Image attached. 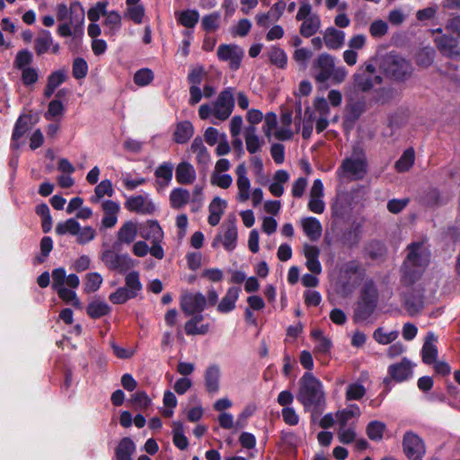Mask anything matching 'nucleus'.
I'll return each instance as SVG.
<instances>
[{
  "label": "nucleus",
  "instance_id": "nucleus-1",
  "mask_svg": "<svg viewBox=\"0 0 460 460\" xmlns=\"http://www.w3.org/2000/svg\"><path fill=\"white\" fill-rule=\"evenodd\" d=\"M296 400L302 404L304 411L311 413L314 421L326 408V398L322 382L313 373L305 372L299 379Z\"/></svg>",
  "mask_w": 460,
  "mask_h": 460
},
{
  "label": "nucleus",
  "instance_id": "nucleus-2",
  "mask_svg": "<svg viewBox=\"0 0 460 460\" xmlns=\"http://www.w3.org/2000/svg\"><path fill=\"white\" fill-rule=\"evenodd\" d=\"M379 292L376 282L367 279L359 292V301L355 309L356 320L365 321L368 319L377 307Z\"/></svg>",
  "mask_w": 460,
  "mask_h": 460
},
{
  "label": "nucleus",
  "instance_id": "nucleus-3",
  "mask_svg": "<svg viewBox=\"0 0 460 460\" xmlns=\"http://www.w3.org/2000/svg\"><path fill=\"white\" fill-rule=\"evenodd\" d=\"M419 248L420 245L415 243L408 246L409 252L401 268V283L405 287L414 285L422 275L424 269Z\"/></svg>",
  "mask_w": 460,
  "mask_h": 460
},
{
  "label": "nucleus",
  "instance_id": "nucleus-4",
  "mask_svg": "<svg viewBox=\"0 0 460 460\" xmlns=\"http://www.w3.org/2000/svg\"><path fill=\"white\" fill-rule=\"evenodd\" d=\"M380 69L385 75L395 82H404L408 80L413 72V67L410 61L396 54L385 56L380 64Z\"/></svg>",
  "mask_w": 460,
  "mask_h": 460
},
{
  "label": "nucleus",
  "instance_id": "nucleus-5",
  "mask_svg": "<svg viewBox=\"0 0 460 460\" xmlns=\"http://www.w3.org/2000/svg\"><path fill=\"white\" fill-rule=\"evenodd\" d=\"M84 10L82 4L75 1L69 7V22L59 23V36H72V41L77 45L84 35Z\"/></svg>",
  "mask_w": 460,
  "mask_h": 460
},
{
  "label": "nucleus",
  "instance_id": "nucleus-6",
  "mask_svg": "<svg viewBox=\"0 0 460 460\" xmlns=\"http://www.w3.org/2000/svg\"><path fill=\"white\" fill-rule=\"evenodd\" d=\"M388 376L384 379L385 390L384 393L386 394L391 391V383L395 381L396 383H402L408 380L411 375V362L403 358L401 362L390 365L387 369Z\"/></svg>",
  "mask_w": 460,
  "mask_h": 460
},
{
  "label": "nucleus",
  "instance_id": "nucleus-7",
  "mask_svg": "<svg viewBox=\"0 0 460 460\" xmlns=\"http://www.w3.org/2000/svg\"><path fill=\"white\" fill-rule=\"evenodd\" d=\"M234 88L227 87L218 95L213 109V115L219 120H226L231 115L234 107Z\"/></svg>",
  "mask_w": 460,
  "mask_h": 460
},
{
  "label": "nucleus",
  "instance_id": "nucleus-8",
  "mask_svg": "<svg viewBox=\"0 0 460 460\" xmlns=\"http://www.w3.org/2000/svg\"><path fill=\"white\" fill-rule=\"evenodd\" d=\"M217 56L220 61L229 62L230 69L236 71L241 66L244 52L235 44H221L217 48Z\"/></svg>",
  "mask_w": 460,
  "mask_h": 460
},
{
  "label": "nucleus",
  "instance_id": "nucleus-9",
  "mask_svg": "<svg viewBox=\"0 0 460 460\" xmlns=\"http://www.w3.org/2000/svg\"><path fill=\"white\" fill-rule=\"evenodd\" d=\"M403 452L411 460H422L425 446L422 439L415 433L407 431L402 439Z\"/></svg>",
  "mask_w": 460,
  "mask_h": 460
},
{
  "label": "nucleus",
  "instance_id": "nucleus-10",
  "mask_svg": "<svg viewBox=\"0 0 460 460\" xmlns=\"http://www.w3.org/2000/svg\"><path fill=\"white\" fill-rule=\"evenodd\" d=\"M334 58L328 53H322L314 61L312 69L315 71L314 80L323 84L331 79L333 72Z\"/></svg>",
  "mask_w": 460,
  "mask_h": 460
},
{
  "label": "nucleus",
  "instance_id": "nucleus-11",
  "mask_svg": "<svg viewBox=\"0 0 460 460\" xmlns=\"http://www.w3.org/2000/svg\"><path fill=\"white\" fill-rule=\"evenodd\" d=\"M180 306L185 315L202 313L207 306V298L200 293H188L181 297Z\"/></svg>",
  "mask_w": 460,
  "mask_h": 460
},
{
  "label": "nucleus",
  "instance_id": "nucleus-12",
  "mask_svg": "<svg viewBox=\"0 0 460 460\" xmlns=\"http://www.w3.org/2000/svg\"><path fill=\"white\" fill-rule=\"evenodd\" d=\"M124 206L128 211L141 215H151L155 210V206L152 200L147 199L143 195L129 197L125 201Z\"/></svg>",
  "mask_w": 460,
  "mask_h": 460
},
{
  "label": "nucleus",
  "instance_id": "nucleus-13",
  "mask_svg": "<svg viewBox=\"0 0 460 460\" xmlns=\"http://www.w3.org/2000/svg\"><path fill=\"white\" fill-rule=\"evenodd\" d=\"M235 217H233L232 219H228L226 225V230L223 235V239L221 235H217L215 240L213 241L212 246L215 247L217 245V243L220 240H222L223 246L225 249L228 252H232L236 247V241H237V226L235 224Z\"/></svg>",
  "mask_w": 460,
  "mask_h": 460
},
{
  "label": "nucleus",
  "instance_id": "nucleus-14",
  "mask_svg": "<svg viewBox=\"0 0 460 460\" xmlns=\"http://www.w3.org/2000/svg\"><path fill=\"white\" fill-rule=\"evenodd\" d=\"M353 87L356 91L368 93L372 90L374 84H380L383 81L381 75L372 76L367 73L357 72L352 76Z\"/></svg>",
  "mask_w": 460,
  "mask_h": 460
},
{
  "label": "nucleus",
  "instance_id": "nucleus-15",
  "mask_svg": "<svg viewBox=\"0 0 460 460\" xmlns=\"http://www.w3.org/2000/svg\"><path fill=\"white\" fill-rule=\"evenodd\" d=\"M190 316L191 318L188 320L184 324V332L187 335H205L209 332L210 324L208 323H201L199 325V323L204 319V316L201 313H196Z\"/></svg>",
  "mask_w": 460,
  "mask_h": 460
},
{
  "label": "nucleus",
  "instance_id": "nucleus-16",
  "mask_svg": "<svg viewBox=\"0 0 460 460\" xmlns=\"http://www.w3.org/2000/svg\"><path fill=\"white\" fill-rule=\"evenodd\" d=\"M237 175V188H238V199L241 202H244L250 198V180L246 176V167L244 164H241L236 167L235 170Z\"/></svg>",
  "mask_w": 460,
  "mask_h": 460
},
{
  "label": "nucleus",
  "instance_id": "nucleus-17",
  "mask_svg": "<svg viewBox=\"0 0 460 460\" xmlns=\"http://www.w3.org/2000/svg\"><path fill=\"white\" fill-rule=\"evenodd\" d=\"M341 169L359 180L367 173V162L360 158H346L342 161Z\"/></svg>",
  "mask_w": 460,
  "mask_h": 460
},
{
  "label": "nucleus",
  "instance_id": "nucleus-18",
  "mask_svg": "<svg viewBox=\"0 0 460 460\" xmlns=\"http://www.w3.org/2000/svg\"><path fill=\"white\" fill-rule=\"evenodd\" d=\"M102 208L103 210V217L102 219V226L104 228L113 227L118 221V213L119 211V203L108 199L102 202Z\"/></svg>",
  "mask_w": 460,
  "mask_h": 460
},
{
  "label": "nucleus",
  "instance_id": "nucleus-19",
  "mask_svg": "<svg viewBox=\"0 0 460 460\" xmlns=\"http://www.w3.org/2000/svg\"><path fill=\"white\" fill-rule=\"evenodd\" d=\"M196 171L188 162L180 163L175 169V178L179 184L189 185L196 180Z\"/></svg>",
  "mask_w": 460,
  "mask_h": 460
},
{
  "label": "nucleus",
  "instance_id": "nucleus-20",
  "mask_svg": "<svg viewBox=\"0 0 460 460\" xmlns=\"http://www.w3.org/2000/svg\"><path fill=\"white\" fill-rule=\"evenodd\" d=\"M386 252L385 244L378 240L367 242L363 249L364 257L371 261L383 260L385 257Z\"/></svg>",
  "mask_w": 460,
  "mask_h": 460
},
{
  "label": "nucleus",
  "instance_id": "nucleus-21",
  "mask_svg": "<svg viewBox=\"0 0 460 460\" xmlns=\"http://www.w3.org/2000/svg\"><path fill=\"white\" fill-rule=\"evenodd\" d=\"M241 288L239 287H231L226 294L217 305V311L221 314H227L235 308V303L238 300Z\"/></svg>",
  "mask_w": 460,
  "mask_h": 460
},
{
  "label": "nucleus",
  "instance_id": "nucleus-22",
  "mask_svg": "<svg viewBox=\"0 0 460 460\" xmlns=\"http://www.w3.org/2000/svg\"><path fill=\"white\" fill-rule=\"evenodd\" d=\"M205 388L210 394H215L219 390L220 369L217 365L209 366L205 372Z\"/></svg>",
  "mask_w": 460,
  "mask_h": 460
},
{
  "label": "nucleus",
  "instance_id": "nucleus-23",
  "mask_svg": "<svg viewBox=\"0 0 460 460\" xmlns=\"http://www.w3.org/2000/svg\"><path fill=\"white\" fill-rule=\"evenodd\" d=\"M437 338L434 333L429 332L424 341V344L421 349V358L422 361L426 365H432L436 362L438 358V349L432 341H436Z\"/></svg>",
  "mask_w": 460,
  "mask_h": 460
},
{
  "label": "nucleus",
  "instance_id": "nucleus-24",
  "mask_svg": "<svg viewBox=\"0 0 460 460\" xmlns=\"http://www.w3.org/2000/svg\"><path fill=\"white\" fill-rule=\"evenodd\" d=\"M173 164L171 162H164L155 170L156 184L160 188L167 187L172 179Z\"/></svg>",
  "mask_w": 460,
  "mask_h": 460
},
{
  "label": "nucleus",
  "instance_id": "nucleus-25",
  "mask_svg": "<svg viewBox=\"0 0 460 460\" xmlns=\"http://www.w3.org/2000/svg\"><path fill=\"white\" fill-rule=\"evenodd\" d=\"M344 37L345 34L342 31L329 27L325 30L323 40L328 49H339L344 43Z\"/></svg>",
  "mask_w": 460,
  "mask_h": 460
},
{
  "label": "nucleus",
  "instance_id": "nucleus-26",
  "mask_svg": "<svg viewBox=\"0 0 460 460\" xmlns=\"http://www.w3.org/2000/svg\"><path fill=\"white\" fill-rule=\"evenodd\" d=\"M194 132L193 126L189 120H183L176 125L172 135V139L177 144H185L192 137Z\"/></svg>",
  "mask_w": 460,
  "mask_h": 460
},
{
  "label": "nucleus",
  "instance_id": "nucleus-27",
  "mask_svg": "<svg viewBox=\"0 0 460 460\" xmlns=\"http://www.w3.org/2000/svg\"><path fill=\"white\" fill-rule=\"evenodd\" d=\"M141 236L152 242H162L164 232L157 220H147L142 228Z\"/></svg>",
  "mask_w": 460,
  "mask_h": 460
},
{
  "label": "nucleus",
  "instance_id": "nucleus-28",
  "mask_svg": "<svg viewBox=\"0 0 460 460\" xmlns=\"http://www.w3.org/2000/svg\"><path fill=\"white\" fill-rule=\"evenodd\" d=\"M136 450V446L133 440L125 437L120 439L115 448V456L117 460H133L132 455Z\"/></svg>",
  "mask_w": 460,
  "mask_h": 460
},
{
  "label": "nucleus",
  "instance_id": "nucleus-29",
  "mask_svg": "<svg viewBox=\"0 0 460 460\" xmlns=\"http://www.w3.org/2000/svg\"><path fill=\"white\" fill-rule=\"evenodd\" d=\"M102 24L106 36H115L121 27V16L119 13L117 11L108 12Z\"/></svg>",
  "mask_w": 460,
  "mask_h": 460
},
{
  "label": "nucleus",
  "instance_id": "nucleus-30",
  "mask_svg": "<svg viewBox=\"0 0 460 460\" xmlns=\"http://www.w3.org/2000/svg\"><path fill=\"white\" fill-rule=\"evenodd\" d=\"M304 233L311 241H317L322 234L321 222L313 217H306L302 222Z\"/></svg>",
  "mask_w": 460,
  "mask_h": 460
},
{
  "label": "nucleus",
  "instance_id": "nucleus-31",
  "mask_svg": "<svg viewBox=\"0 0 460 460\" xmlns=\"http://www.w3.org/2000/svg\"><path fill=\"white\" fill-rule=\"evenodd\" d=\"M176 20L181 26L192 29L196 26L199 20V13L195 9H187L175 13Z\"/></svg>",
  "mask_w": 460,
  "mask_h": 460
},
{
  "label": "nucleus",
  "instance_id": "nucleus-32",
  "mask_svg": "<svg viewBox=\"0 0 460 460\" xmlns=\"http://www.w3.org/2000/svg\"><path fill=\"white\" fill-rule=\"evenodd\" d=\"M137 235V225L132 221H127L118 231V242L129 244Z\"/></svg>",
  "mask_w": 460,
  "mask_h": 460
},
{
  "label": "nucleus",
  "instance_id": "nucleus-33",
  "mask_svg": "<svg viewBox=\"0 0 460 460\" xmlns=\"http://www.w3.org/2000/svg\"><path fill=\"white\" fill-rule=\"evenodd\" d=\"M386 425L381 420H371L366 427V434L371 441L380 442L384 438Z\"/></svg>",
  "mask_w": 460,
  "mask_h": 460
},
{
  "label": "nucleus",
  "instance_id": "nucleus-34",
  "mask_svg": "<svg viewBox=\"0 0 460 460\" xmlns=\"http://www.w3.org/2000/svg\"><path fill=\"white\" fill-rule=\"evenodd\" d=\"M190 195L188 190L182 188H175L170 193V204L174 209H180L184 207L190 200Z\"/></svg>",
  "mask_w": 460,
  "mask_h": 460
},
{
  "label": "nucleus",
  "instance_id": "nucleus-35",
  "mask_svg": "<svg viewBox=\"0 0 460 460\" xmlns=\"http://www.w3.org/2000/svg\"><path fill=\"white\" fill-rule=\"evenodd\" d=\"M321 26V21L318 15L314 14L304 20L299 31L305 38H310L314 35Z\"/></svg>",
  "mask_w": 460,
  "mask_h": 460
},
{
  "label": "nucleus",
  "instance_id": "nucleus-36",
  "mask_svg": "<svg viewBox=\"0 0 460 460\" xmlns=\"http://www.w3.org/2000/svg\"><path fill=\"white\" fill-rule=\"evenodd\" d=\"M415 161V152L412 147L407 148L395 162L394 168L398 172H408Z\"/></svg>",
  "mask_w": 460,
  "mask_h": 460
},
{
  "label": "nucleus",
  "instance_id": "nucleus-37",
  "mask_svg": "<svg viewBox=\"0 0 460 460\" xmlns=\"http://www.w3.org/2000/svg\"><path fill=\"white\" fill-rule=\"evenodd\" d=\"M172 442L180 450H185L189 446V440L184 435L183 424L181 421L172 422Z\"/></svg>",
  "mask_w": 460,
  "mask_h": 460
},
{
  "label": "nucleus",
  "instance_id": "nucleus-38",
  "mask_svg": "<svg viewBox=\"0 0 460 460\" xmlns=\"http://www.w3.org/2000/svg\"><path fill=\"white\" fill-rule=\"evenodd\" d=\"M360 415L361 411L357 404H350L347 408L336 412L339 426H347L352 418H358Z\"/></svg>",
  "mask_w": 460,
  "mask_h": 460
},
{
  "label": "nucleus",
  "instance_id": "nucleus-39",
  "mask_svg": "<svg viewBox=\"0 0 460 460\" xmlns=\"http://www.w3.org/2000/svg\"><path fill=\"white\" fill-rule=\"evenodd\" d=\"M52 37L49 31L41 30L39 31L38 36L35 40V51L38 55L46 53L52 45Z\"/></svg>",
  "mask_w": 460,
  "mask_h": 460
},
{
  "label": "nucleus",
  "instance_id": "nucleus-40",
  "mask_svg": "<svg viewBox=\"0 0 460 460\" xmlns=\"http://www.w3.org/2000/svg\"><path fill=\"white\" fill-rule=\"evenodd\" d=\"M244 138L246 149L250 154L253 155L260 150L261 143L259 137L256 135V128L254 126H249L245 128Z\"/></svg>",
  "mask_w": 460,
  "mask_h": 460
},
{
  "label": "nucleus",
  "instance_id": "nucleus-41",
  "mask_svg": "<svg viewBox=\"0 0 460 460\" xmlns=\"http://www.w3.org/2000/svg\"><path fill=\"white\" fill-rule=\"evenodd\" d=\"M111 307L103 301H93L86 307V313L92 319H98L109 314Z\"/></svg>",
  "mask_w": 460,
  "mask_h": 460
},
{
  "label": "nucleus",
  "instance_id": "nucleus-42",
  "mask_svg": "<svg viewBox=\"0 0 460 460\" xmlns=\"http://www.w3.org/2000/svg\"><path fill=\"white\" fill-rule=\"evenodd\" d=\"M268 58L270 64L280 69H284L288 65V56L284 49L278 46H272L268 52Z\"/></svg>",
  "mask_w": 460,
  "mask_h": 460
},
{
  "label": "nucleus",
  "instance_id": "nucleus-43",
  "mask_svg": "<svg viewBox=\"0 0 460 460\" xmlns=\"http://www.w3.org/2000/svg\"><path fill=\"white\" fill-rule=\"evenodd\" d=\"M366 103L364 101H357L346 107L345 120L355 123L364 113Z\"/></svg>",
  "mask_w": 460,
  "mask_h": 460
},
{
  "label": "nucleus",
  "instance_id": "nucleus-44",
  "mask_svg": "<svg viewBox=\"0 0 460 460\" xmlns=\"http://www.w3.org/2000/svg\"><path fill=\"white\" fill-rule=\"evenodd\" d=\"M114 193L111 180H102L94 189V195L90 198L92 203H97L105 195L111 197Z\"/></svg>",
  "mask_w": 460,
  "mask_h": 460
},
{
  "label": "nucleus",
  "instance_id": "nucleus-45",
  "mask_svg": "<svg viewBox=\"0 0 460 460\" xmlns=\"http://www.w3.org/2000/svg\"><path fill=\"white\" fill-rule=\"evenodd\" d=\"M30 119H31L30 117L25 116V115L20 116L19 119H17L15 126H14L13 132V146L14 148L19 147V145L16 143V141L18 139H20L29 129Z\"/></svg>",
  "mask_w": 460,
  "mask_h": 460
},
{
  "label": "nucleus",
  "instance_id": "nucleus-46",
  "mask_svg": "<svg viewBox=\"0 0 460 460\" xmlns=\"http://www.w3.org/2000/svg\"><path fill=\"white\" fill-rule=\"evenodd\" d=\"M59 299L70 304L75 309L81 310L83 308L82 302L77 297L75 291L64 286H59Z\"/></svg>",
  "mask_w": 460,
  "mask_h": 460
},
{
  "label": "nucleus",
  "instance_id": "nucleus-47",
  "mask_svg": "<svg viewBox=\"0 0 460 460\" xmlns=\"http://www.w3.org/2000/svg\"><path fill=\"white\" fill-rule=\"evenodd\" d=\"M109 2L107 0L99 1L93 5L87 12V17L92 22H97L101 16H106Z\"/></svg>",
  "mask_w": 460,
  "mask_h": 460
},
{
  "label": "nucleus",
  "instance_id": "nucleus-48",
  "mask_svg": "<svg viewBox=\"0 0 460 460\" xmlns=\"http://www.w3.org/2000/svg\"><path fill=\"white\" fill-rule=\"evenodd\" d=\"M435 44L440 52L449 54L457 46V41L452 36L442 35L435 39Z\"/></svg>",
  "mask_w": 460,
  "mask_h": 460
},
{
  "label": "nucleus",
  "instance_id": "nucleus-49",
  "mask_svg": "<svg viewBox=\"0 0 460 460\" xmlns=\"http://www.w3.org/2000/svg\"><path fill=\"white\" fill-rule=\"evenodd\" d=\"M404 306L410 314H417L423 307V302L420 296H415L413 293H409L404 296Z\"/></svg>",
  "mask_w": 460,
  "mask_h": 460
},
{
  "label": "nucleus",
  "instance_id": "nucleus-50",
  "mask_svg": "<svg viewBox=\"0 0 460 460\" xmlns=\"http://www.w3.org/2000/svg\"><path fill=\"white\" fill-rule=\"evenodd\" d=\"M201 27L207 32L217 31L220 27V13L214 12L204 15L201 20Z\"/></svg>",
  "mask_w": 460,
  "mask_h": 460
},
{
  "label": "nucleus",
  "instance_id": "nucleus-51",
  "mask_svg": "<svg viewBox=\"0 0 460 460\" xmlns=\"http://www.w3.org/2000/svg\"><path fill=\"white\" fill-rule=\"evenodd\" d=\"M133 267L134 261L128 253L118 254L117 257H115V261L111 270L126 272Z\"/></svg>",
  "mask_w": 460,
  "mask_h": 460
},
{
  "label": "nucleus",
  "instance_id": "nucleus-52",
  "mask_svg": "<svg viewBox=\"0 0 460 460\" xmlns=\"http://www.w3.org/2000/svg\"><path fill=\"white\" fill-rule=\"evenodd\" d=\"M397 331H392L390 332H385L382 327H379L375 330L373 333V338L376 342L382 345H387L395 341L398 337Z\"/></svg>",
  "mask_w": 460,
  "mask_h": 460
},
{
  "label": "nucleus",
  "instance_id": "nucleus-53",
  "mask_svg": "<svg viewBox=\"0 0 460 460\" xmlns=\"http://www.w3.org/2000/svg\"><path fill=\"white\" fill-rule=\"evenodd\" d=\"M337 437L341 444L349 445L353 443L357 438L355 427L339 426Z\"/></svg>",
  "mask_w": 460,
  "mask_h": 460
},
{
  "label": "nucleus",
  "instance_id": "nucleus-54",
  "mask_svg": "<svg viewBox=\"0 0 460 460\" xmlns=\"http://www.w3.org/2000/svg\"><path fill=\"white\" fill-rule=\"evenodd\" d=\"M102 283V278L99 273H88L85 277L84 291L86 293H93L100 288Z\"/></svg>",
  "mask_w": 460,
  "mask_h": 460
},
{
  "label": "nucleus",
  "instance_id": "nucleus-55",
  "mask_svg": "<svg viewBox=\"0 0 460 460\" xmlns=\"http://www.w3.org/2000/svg\"><path fill=\"white\" fill-rule=\"evenodd\" d=\"M126 286L130 294L137 296V292L142 289V284L139 280V273L137 271L129 272L125 278Z\"/></svg>",
  "mask_w": 460,
  "mask_h": 460
},
{
  "label": "nucleus",
  "instance_id": "nucleus-56",
  "mask_svg": "<svg viewBox=\"0 0 460 460\" xmlns=\"http://www.w3.org/2000/svg\"><path fill=\"white\" fill-rule=\"evenodd\" d=\"M88 64L83 58H76L74 59L72 66V75L77 79H83L87 75Z\"/></svg>",
  "mask_w": 460,
  "mask_h": 460
},
{
  "label": "nucleus",
  "instance_id": "nucleus-57",
  "mask_svg": "<svg viewBox=\"0 0 460 460\" xmlns=\"http://www.w3.org/2000/svg\"><path fill=\"white\" fill-rule=\"evenodd\" d=\"M366 394V388L363 385L358 383H352L347 386L346 400H360Z\"/></svg>",
  "mask_w": 460,
  "mask_h": 460
},
{
  "label": "nucleus",
  "instance_id": "nucleus-58",
  "mask_svg": "<svg viewBox=\"0 0 460 460\" xmlns=\"http://www.w3.org/2000/svg\"><path fill=\"white\" fill-rule=\"evenodd\" d=\"M131 298H135V294H130L126 288H119L109 296L110 301L114 305H122Z\"/></svg>",
  "mask_w": 460,
  "mask_h": 460
},
{
  "label": "nucleus",
  "instance_id": "nucleus-59",
  "mask_svg": "<svg viewBox=\"0 0 460 460\" xmlns=\"http://www.w3.org/2000/svg\"><path fill=\"white\" fill-rule=\"evenodd\" d=\"M154 80V73L149 68H141L134 75V83L138 86H146Z\"/></svg>",
  "mask_w": 460,
  "mask_h": 460
},
{
  "label": "nucleus",
  "instance_id": "nucleus-60",
  "mask_svg": "<svg viewBox=\"0 0 460 460\" xmlns=\"http://www.w3.org/2000/svg\"><path fill=\"white\" fill-rule=\"evenodd\" d=\"M394 98V89L392 87H381L375 92V102L379 104L389 103Z\"/></svg>",
  "mask_w": 460,
  "mask_h": 460
},
{
  "label": "nucleus",
  "instance_id": "nucleus-61",
  "mask_svg": "<svg viewBox=\"0 0 460 460\" xmlns=\"http://www.w3.org/2000/svg\"><path fill=\"white\" fill-rule=\"evenodd\" d=\"M190 149L197 155V160L199 163L208 160L209 157L208 152L199 137L194 138Z\"/></svg>",
  "mask_w": 460,
  "mask_h": 460
},
{
  "label": "nucleus",
  "instance_id": "nucleus-62",
  "mask_svg": "<svg viewBox=\"0 0 460 460\" xmlns=\"http://www.w3.org/2000/svg\"><path fill=\"white\" fill-rule=\"evenodd\" d=\"M126 16L136 24H140L145 16V8L142 4L128 6Z\"/></svg>",
  "mask_w": 460,
  "mask_h": 460
},
{
  "label": "nucleus",
  "instance_id": "nucleus-63",
  "mask_svg": "<svg viewBox=\"0 0 460 460\" xmlns=\"http://www.w3.org/2000/svg\"><path fill=\"white\" fill-rule=\"evenodd\" d=\"M423 203L429 208L438 207L441 204L440 191L437 188H430L423 197Z\"/></svg>",
  "mask_w": 460,
  "mask_h": 460
},
{
  "label": "nucleus",
  "instance_id": "nucleus-64",
  "mask_svg": "<svg viewBox=\"0 0 460 460\" xmlns=\"http://www.w3.org/2000/svg\"><path fill=\"white\" fill-rule=\"evenodd\" d=\"M434 61V50L429 49H420L416 56V63L422 67H429Z\"/></svg>",
  "mask_w": 460,
  "mask_h": 460
}]
</instances>
